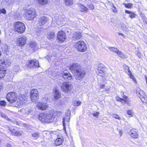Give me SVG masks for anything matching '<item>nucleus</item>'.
<instances>
[{"instance_id":"nucleus-1","label":"nucleus","mask_w":147,"mask_h":147,"mask_svg":"<svg viewBox=\"0 0 147 147\" xmlns=\"http://www.w3.org/2000/svg\"><path fill=\"white\" fill-rule=\"evenodd\" d=\"M69 69L76 80H80L84 77L85 72L79 64L77 63L71 64L70 65Z\"/></svg>"},{"instance_id":"nucleus-2","label":"nucleus","mask_w":147,"mask_h":147,"mask_svg":"<svg viewBox=\"0 0 147 147\" xmlns=\"http://www.w3.org/2000/svg\"><path fill=\"white\" fill-rule=\"evenodd\" d=\"M26 12L24 14L25 18L28 20H32L36 16V10L31 8L26 10Z\"/></svg>"},{"instance_id":"nucleus-3","label":"nucleus","mask_w":147,"mask_h":147,"mask_svg":"<svg viewBox=\"0 0 147 147\" xmlns=\"http://www.w3.org/2000/svg\"><path fill=\"white\" fill-rule=\"evenodd\" d=\"M66 19L63 16L56 15L52 18V24L55 26H57V25L60 26L63 24Z\"/></svg>"},{"instance_id":"nucleus-4","label":"nucleus","mask_w":147,"mask_h":147,"mask_svg":"<svg viewBox=\"0 0 147 147\" xmlns=\"http://www.w3.org/2000/svg\"><path fill=\"white\" fill-rule=\"evenodd\" d=\"M15 26V30L20 33H23L25 30V26L24 24L20 22H16L14 24Z\"/></svg>"},{"instance_id":"nucleus-5","label":"nucleus","mask_w":147,"mask_h":147,"mask_svg":"<svg viewBox=\"0 0 147 147\" xmlns=\"http://www.w3.org/2000/svg\"><path fill=\"white\" fill-rule=\"evenodd\" d=\"M75 47L79 51L81 52L86 51L87 49L86 43L83 41H79L76 44Z\"/></svg>"},{"instance_id":"nucleus-6","label":"nucleus","mask_w":147,"mask_h":147,"mask_svg":"<svg viewBox=\"0 0 147 147\" xmlns=\"http://www.w3.org/2000/svg\"><path fill=\"white\" fill-rule=\"evenodd\" d=\"M58 112L60 114H61L60 112H59V111H57V112L51 111L47 113H46L47 119L48 120L47 121V123H49L52 122L55 118L56 115H57V113Z\"/></svg>"},{"instance_id":"nucleus-7","label":"nucleus","mask_w":147,"mask_h":147,"mask_svg":"<svg viewBox=\"0 0 147 147\" xmlns=\"http://www.w3.org/2000/svg\"><path fill=\"white\" fill-rule=\"evenodd\" d=\"M6 98L7 100L11 103L15 102L17 99L16 94L13 92H10L8 93L7 95Z\"/></svg>"},{"instance_id":"nucleus-8","label":"nucleus","mask_w":147,"mask_h":147,"mask_svg":"<svg viewBox=\"0 0 147 147\" xmlns=\"http://www.w3.org/2000/svg\"><path fill=\"white\" fill-rule=\"evenodd\" d=\"M136 93L138 96L143 102H147V97L142 90L140 89L137 90Z\"/></svg>"},{"instance_id":"nucleus-9","label":"nucleus","mask_w":147,"mask_h":147,"mask_svg":"<svg viewBox=\"0 0 147 147\" xmlns=\"http://www.w3.org/2000/svg\"><path fill=\"white\" fill-rule=\"evenodd\" d=\"M61 88L63 91L66 92L68 91H70L72 86L70 83L65 82H63L61 86Z\"/></svg>"},{"instance_id":"nucleus-10","label":"nucleus","mask_w":147,"mask_h":147,"mask_svg":"<svg viewBox=\"0 0 147 147\" xmlns=\"http://www.w3.org/2000/svg\"><path fill=\"white\" fill-rule=\"evenodd\" d=\"M38 92L36 89H32L31 91L30 98L33 102H35L38 96Z\"/></svg>"},{"instance_id":"nucleus-11","label":"nucleus","mask_w":147,"mask_h":147,"mask_svg":"<svg viewBox=\"0 0 147 147\" xmlns=\"http://www.w3.org/2000/svg\"><path fill=\"white\" fill-rule=\"evenodd\" d=\"M27 40V38L24 36L18 38L17 40V45L20 46L24 45L26 43Z\"/></svg>"},{"instance_id":"nucleus-12","label":"nucleus","mask_w":147,"mask_h":147,"mask_svg":"<svg viewBox=\"0 0 147 147\" xmlns=\"http://www.w3.org/2000/svg\"><path fill=\"white\" fill-rule=\"evenodd\" d=\"M27 102L26 99H23L22 97H20L17 99L15 106L16 107H20L22 105H25Z\"/></svg>"},{"instance_id":"nucleus-13","label":"nucleus","mask_w":147,"mask_h":147,"mask_svg":"<svg viewBox=\"0 0 147 147\" xmlns=\"http://www.w3.org/2000/svg\"><path fill=\"white\" fill-rule=\"evenodd\" d=\"M48 106L46 103L45 102H40L37 104L36 108L38 110H44L48 107Z\"/></svg>"},{"instance_id":"nucleus-14","label":"nucleus","mask_w":147,"mask_h":147,"mask_svg":"<svg viewBox=\"0 0 147 147\" xmlns=\"http://www.w3.org/2000/svg\"><path fill=\"white\" fill-rule=\"evenodd\" d=\"M28 65L30 68L33 67H39L38 61L36 59L29 61Z\"/></svg>"},{"instance_id":"nucleus-15","label":"nucleus","mask_w":147,"mask_h":147,"mask_svg":"<svg viewBox=\"0 0 147 147\" xmlns=\"http://www.w3.org/2000/svg\"><path fill=\"white\" fill-rule=\"evenodd\" d=\"M58 39L61 42H63L66 38L65 34L64 32L61 31H59L57 36Z\"/></svg>"},{"instance_id":"nucleus-16","label":"nucleus","mask_w":147,"mask_h":147,"mask_svg":"<svg viewBox=\"0 0 147 147\" xmlns=\"http://www.w3.org/2000/svg\"><path fill=\"white\" fill-rule=\"evenodd\" d=\"M47 116L46 113H40L39 115V120L44 123H47V121L48 120L47 119Z\"/></svg>"},{"instance_id":"nucleus-17","label":"nucleus","mask_w":147,"mask_h":147,"mask_svg":"<svg viewBox=\"0 0 147 147\" xmlns=\"http://www.w3.org/2000/svg\"><path fill=\"white\" fill-rule=\"evenodd\" d=\"M1 61L3 62L2 64V68H5L6 66H9L11 64V62L10 60L7 59L1 60Z\"/></svg>"},{"instance_id":"nucleus-18","label":"nucleus","mask_w":147,"mask_h":147,"mask_svg":"<svg viewBox=\"0 0 147 147\" xmlns=\"http://www.w3.org/2000/svg\"><path fill=\"white\" fill-rule=\"evenodd\" d=\"M73 39L76 40L80 39L82 36V34L80 32H75L73 34Z\"/></svg>"},{"instance_id":"nucleus-19","label":"nucleus","mask_w":147,"mask_h":147,"mask_svg":"<svg viewBox=\"0 0 147 147\" xmlns=\"http://www.w3.org/2000/svg\"><path fill=\"white\" fill-rule=\"evenodd\" d=\"M49 19L47 18L42 16L41 17L39 20V24L40 25H44L48 21Z\"/></svg>"},{"instance_id":"nucleus-20","label":"nucleus","mask_w":147,"mask_h":147,"mask_svg":"<svg viewBox=\"0 0 147 147\" xmlns=\"http://www.w3.org/2000/svg\"><path fill=\"white\" fill-rule=\"evenodd\" d=\"M137 130L136 129H132L129 133L131 136L133 138H138V135Z\"/></svg>"},{"instance_id":"nucleus-21","label":"nucleus","mask_w":147,"mask_h":147,"mask_svg":"<svg viewBox=\"0 0 147 147\" xmlns=\"http://www.w3.org/2000/svg\"><path fill=\"white\" fill-rule=\"evenodd\" d=\"M77 5L78 6L80 10L82 12H87L88 10V8L80 3H78Z\"/></svg>"},{"instance_id":"nucleus-22","label":"nucleus","mask_w":147,"mask_h":147,"mask_svg":"<svg viewBox=\"0 0 147 147\" xmlns=\"http://www.w3.org/2000/svg\"><path fill=\"white\" fill-rule=\"evenodd\" d=\"M9 130L11 131L12 135L15 136H20L22 134L19 131H17L14 129L11 128H9Z\"/></svg>"},{"instance_id":"nucleus-23","label":"nucleus","mask_w":147,"mask_h":147,"mask_svg":"<svg viewBox=\"0 0 147 147\" xmlns=\"http://www.w3.org/2000/svg\"><path fill=\"white\" fill-rule=\"evenodd\" d=\"M61 76L64 79H67L68 80H70L71 79V76L69 73H62L61 74Z\"/></svg>"},{"instance_id":"nucleus-24","label":"nucleus","mask_w":147,"mask_h":147,"mask_svg":"<svg viewBox=\"0 0 147 147\" xmlns=\"http://www.w3.org/2000/svg\"><path fill=\"white\" fill-rule=\"evenodd\" d=\"M116 99L118 101L122 102V100H123L125 103L128 102V98L127 96L123 95V98H121L119 97H117Z\"/></svg>"},{"instance_id":"nucleus-25","label":"nucleus","mask_w":147,"mask_h":147,"mask_svg":"<svg viewBox=\"0 0 147 147\" xmlns=\"http://www.w3.org/2000/svg\"><path fill=\"white\" fill-rule=\"evenodd\" d=\"M54 98L56 99H57L61 97V94L58 90L55 89L54 91Z\"/></svg>"},{"instance_id":"nucleus-26","label":"nucleus","mask_w":147,"mask_h":147,"mask_svg":"<svg viewBox=\"0 0 147 147\" xmlns=\"http://www.w3.org/2000/svg\"><path fill=\"white\" fill-rule=\"evenodd\" d=\"M6 69L5 68H0V79L3 77L5 75Z\"/></svg>"},{"instance_id":"nucleus-27","label":"nucleus","mask_w":147,"mask_h":147,"mask_svg":"<svg viewBox=\"0 0 147 147\" xmlns=\"http://www.w3.org/2000/svg\"><path fill=\"white\" fill-rule=\"evenodd\" d=\"M35 1L38 4L41 5H44L48 2V0H35Z\"/></svg>"},{"instance_id":"nucleus-28","label":"nucleus","mask_w":147,"mask_h":147,"mask_svg":"<svg viewBox=\"0 0 147 147\" xmlns=\"http://www.w3.org/2000/svg\"><path fill=\"white\" fill-rule=\"evenodd\" d=\"M63 140L61 138H57L55 141L54 144L55 146L60 145L62 144Z\"/></svg>"},{"instance_id":"nucleus-29","label":"nucleus","mask_w":147,"mask_h":147,"mask_svg":"<svg viewBox=\"0 0 147 147\" xmlns=\"http://www.w3.org/2000/svg\"><path fill=\"white\" fill-rule=\"evenodd\" d=\"M30 46L34 50H36L38 49L37 45L34 42H31L30 43Z\"/></svg>"},{"instance_id":"nucleus-30","label":"nucleus","mask_w":147,"mask_h":147,"mask_svg":"<svg viewBox=\"0 0 147 147\" xmlns=\"http://www.w3.org/2000/svg\"><path fill=\"white\" fill-rule=\"evenodd\" d=\"M70 115L69 114H67L63 118V125L64 126L65 125V121L68 122L69 120L70 117H69Z\"/></svg>"},{"instance_id":"nucleus-31","label":"nucleus","mask_w":147,"mask_h":147,"mask_svg":"<svg viewBox=\"0 0 147 147\" xmlns=\"http://www.w3.org/2000/svg\"><path fill=\"white\" fill-rule=\"evenodd\" d=\"M55 36V34L53 32H51L48 34L47 38L49 40H51L54 38Z\"/></svg>"},{"instance_id":"nucleus-32","label":"nucleus","mask_w":147,"mask_h":147,"mask_svg":"<svg viewBox=\"0 0 147 147\" xmlns=\"http://www.w3.org/2000/svg\"><path fill=\"white\" fill-rule=\"evenodd\" d=\"M123 67L125 70V72L128 74L129 75V73H131V71L129 70V67L126 65H123Z\"/></svg>"},{"instance_id":"nucleus-33","label":"nucleus","mask_w":147,"mask_h":147,"mask_svg":"<svg viewBox=\"0 0 147 147\" xmlns=\"http://www.w3.org/2000/svg\"><path fill=\"white\" fill-rule=\"evenodd\" d=\"M65 2L66 5L70 6L73 3V0H65Z\"/></svg>"},{"instance_id":"nucleus-34","label":"nucleus","mask_w":147,"mask_h":147,"mask_svg":"<svg viewBox=\"0 0 147 147\" xmlns=\"http://www.w3.org/2000/svg\"><path fill=\"white\" fill-rule=\"evenodd\" d=\"M96 73L98 75L103 77L105 74V70L97 71Z\"/></svg>"},{"instance_id":"nucleus-35","label":"nucleus","mask_w":147,"mask_h":147,"mask_svg":"<svg viewBox=\"0 0 147 147\" xmlns=\"http://www.w3.org/2000/svg\"><path fill=\"white\" fill-rule=\"evenodd\" d=\"M123 4L125 6V7L129 9L132 8L133 6V4L131 3H129L127 4L123 3Z\"/></svg>"},{"instance_id":"nucleus-36","label":"nucleus","mask_w":147,"mask_h":147,"mask_svg":"<svg viewBox=\"0 0 147 147\" xmlns=\"http://www.w3.org/2000/svg\"><path fill=\"white\" fill-rule=\"evenodd\" d=\"M117 55L119 57L122 58H124L125 57V55H124L123 53L119 51V50L117 53Z\"/></svg>"},{"instance_id":"nucleus-37","label":"nucleus","mask_w":147,"mask_h":147,"mask_svg":"<svg viewBox=\"0 0 147 147\" xmlns=\"http://www.w3.org/2000/svg\"><path fill=\"white\" fill-rule=\"evenodd\" d=\"M109 49L111 51L116 53H117V52H118L119 51V50L117 48H115L114 47H109Z\"/></svg>"},{"instance_id":"nucleus-38","label":"nucleus","mask_w":147,"mask_h":147,"mask_svg":"<svg viewBox=\"0 0 147 147\" xmlns=\"http://www.w3.org/2000/svg\"><path fill=\"white\" fill-rule=\"evenodd\" d=\"M38 30V31H37L36 32V34L38 36H39L44 34L43 29L40 28L39 30Z\"/></svg>"},{"instance_id":"nucleus-39","label":"nucleus","mask_w":147,"mask_h":147,"mask_svg":"<svg viewBox=\"0 0 147 147\" xmlns=\"http://www.w3.org/2000/svg\"><path fill=\"white\" fill-rule=\"evenodd\" d=\"M105 67H103L102 65H100L98 66L97 71L105 70Z\"/></svg>"},{"instance_id":"nucleus-40","label":"nucleus","mask_w":147,"mask_h":147,"mask_svg":"<svg viewBox=\"0 0 147 147\" xmlns=\"http://www.w3.org/2000/svg\"><path fill=\"white\" fill-rule=\"evenodd\" d=\"M33 112L32 110L31 109H26L25 110V114L28 115L31 113Z\"/></svg>"},{"instance_id":"nucleus-41","label":"nucleus","mask_w":147,"mask_h":147,"mask_svg":"<svg viewBox=\"0 0 147 147\" xmlns=\"http://www.w3.org/2000/svg\"><path fill=\"white\" fill-rule=\"evenodd\" d=\"M0 115L2 117L4 118L5 119H7V120H9V119L8 118V116L4 113H0Z\"/></svg>"},{"instance_id":"nucleus-42","label":"nucleus","mask_w":147,"mask_h":147,"mask_svg":"<svg viewBox=\"0 0 147 147\" xmlns=\"http://www.w3.org/2000/svg\"><path fill=\"white\" fill-rule=\"evenodd\" d=\"M15 72H18L20 71V67L18 65H15L13 68Z\"/></svg>"},{"instance_id":"nucleus-43","label":"nucleus","mask_w":147,"mask_h":147,"mask_svg":"<svg viewBox=\"0 0 147 147\" xmlns=\"http://www.w3.org/2000/svg\"><path fill=\"white\" fill-rule=\"evenodd\" d=\"M81 104V102L80 101H75L74 102V104L75 106H78Z\"/></svg>"},{"instance_id":"nucleus-44","label":"nucleus","mask_w":147,"mask_h":147,"mask_svg":"<svg viewBox=\"0 0 147 147\" xmlns=\"http://www.w3.org/2000/svg\"><path fill=\"white\" fill-rule=\"evenodd\" d=\"M127 113L129 115L132 116L134 115V112L132 111V110H128L127 112Z\"/></svg>"},{"instance_id":"nucleus-45","label":"nucleus","mask_w":147,"mask_h":147,"mask_svg":"<svg viewBox=\"0 0 147 147\" xmlns=\"http://www.w3.org/2000/svg\"><path fill=\"white\" fill-rule=\"evenodd\" d=\"M6 105V102L4 101H0V105L3 107L5 106Z\"/></svg>"},{"instance_id":"nucleus-46","label":"nucleus","mask_w":147,"mask_h":147,"mask_svg":"<svg viewBox=\"0 0 147 147\" xmlns=\"http://www.w3.org/2000/svg\"><path fill=\"white\" fill-rule=\"evenodd\" d=\"M39 134L38 132H35L32 134V136L34 137H38Z\"/></svg>"},{"instance_id":"nucleus-47","label":"nucleus","mask_w":147,"mask_h":147,"mask_svg":"<svg viewBox=\"0 0 147 147\" xmlns=\"http://www.w3.org/2000/svg\"><path fill=\"white\" fill-rule=\"evenodd\" d=\"M113 117L115 118L116 119H118L119 120L120 119V118L119 117V116L117 114H114L113 115Z\"/></svg>"},{"instance_id":"nucleus-48","label":"nucleus","mask_w":147,"mask_h":147,"mask_svg":"<svg viewBox=\"0 0 147 147\" xmlns=\"http://www.w3.org/2000/svg\"><path fill=\"white\" fill-rule=\"evenodd\" d=\"M135 15H136L135 14H134L133 12H131L129 15V17H130L131 18H134L135 17Z\"/></svg>"},{"instance_id":"nucleus-49","label":"nucleus","mask_w":147,"mask_h":147,"mask_svg":"<svg viewBox=\"0 0 147 147\" xmlns=\"http://www.w3.org/2000/svg\"><path fill=\"white\" fill-rule=\"evenodd\" d=\"M6 10L4 8L0 9V13H6Z\"/></svg>"},{"instance_id":"nucleus-50","label":"nucleus","mask_w":147,"mask_h":147,"mask_svg":"<svg viewBox=\"0 0 147 147\" xmlns=\"http://www.w3.org/2000/svg\"><path fill=\"white\" fill-rule=\"evenodd\" d=\"M88 8L90 9H94V7L93 5L90 4L88 5Z\"/></svg>"},{"instance_id":"nucleus-51","label":"nucleus","mask_w":147,"mask_h":147,"mask_svg":"<svg viewBox=\"0 0 147 147\" xmlns=\"http://www.w3.org/2000/svg\"><path fill=\"white\" fill-rule=\"evenodd\" d=\"M92 115L94 116L98 117L99 115V113H98V112H94V113H92Z\"/></svg>"},{"instance_id":"nucleus-52","label":"nucleus","mask_w":147,"mask_h":147,"mask_svg":"<svg viewBox=\"0 0 147 147\" xmlns=\"http://www.w3.org/2000/svg\"><path fill=\"white\" fill-rule=\"evenodd\" d=\"M8 3V5H9V4L12 3L13 1V0H5Z\"/></svg>"},{"instance_id":"nucleus-53","label":"nucleus","mask_w":147,"mask_h":147,"mask_svg":"<svg viewBox=\"0 0 147 147\" xmlns=\"http://www.w3.org/2000/svg\"><path fill=\"white\" fill-rule=\"evenodd\" d=\"M132 79V80L135 78L134 77V76L131 74V73H129V75H128Z\"/></svg>"},{"instance_id":"nucleus-54","label":"nucleus","mask_w":147,"mask_h":147,"mask_svg":"<svg viewBox=\"0 0 147 147\" xmlns=\"http://www.w3.org/2000/svg\"><path fill=\"white\" fill-rule=\"evenodd\" d=\"M137 55L139 58H141L142 56V54L140 52H138Z\"/></svg>"},{"instance_id":"nucleus-55","label":"nucleus","mask_w":147,"mask_h":147,"mask_svg":"<svg viewBox=\"0 0 147 147\" xmlns=\"http://www.w3.org/2000/svg\"><path fill=\"white\" fill-rule=\"evenodd\" d=\"M25 110H26V109L23 108L22 109H21L20 110V112H22L23 113H24V114H25Z\"/></svg>"},{"instance_id":"nucleus-56","label":"nucleus","mask_w":147,"mask_h":147,"mask_svg":"<svg viewBox=\"0 0 147 147\" xmlns=\"http://www.w3.org/2000/svg\"><path fill=\"white\" fill-rule=\"evenodd\" d=\"M99 86L101 88H105V85L104 84H103L102 85L100 84Z\"/></svg>"},{"instance_id":"nucleus-57","label":"nucleus","mask_w":147,"mask_h":147,"mask_svg":"<svg viewBox=\"0 0 147 147\" xmlns=\"http://www.w3.org/2000/svg\"><path fill=\"white\" fill-rule=\"evenodd\" d=\"M125 13H127L128 14H130L131 13V12L130 11L127 10H125Z\"/></svg>"},{"instance_id":"nucleus-58","label":"nucleus","mask_w":147,"mask_h":147,"mask_svg":"<svg viewBox=\"0 0 147 147\" xmlns=\"http://www.w3.org/2000/svg\"><path fill=\"white\" fill-rule=\"evenodd\" d=\"M3 62L1 61V60H0V68L2 67V64Z\"/></svg>"},{"instance_id":"nucleus-59","label":"nucleus","mask_w":147,"mask_h":147,"mask_svg":"<svg viewBox=\"0 0 147 147\" xmlns=\"http://www.w3.org/2000/svg\"><path fill=\"white\" fill-rule=\"evenodd\" d=\"M133 81L135 82V83L136 84L137 83V82L135 78L133 79Z\"/></svg>"},{"instance_id":"nucleus-60","label":"nucleus","mask_w":147,"mask_h":147,"mask_svg":"<svg viewBox=\"0 0 147 147\" xmlns=\"http://www.w3.org/2000/svg\"><path fill=\"white\" fill-rule=\"evenodd\" d=\"M113 11L114 13H116L117 12L115 8L114 9H113Z\"/></svg>"},{"instance_id":"nucleus-61","label":"nucleus","mask_w":147,"mask_h":147,"mask_svg":"<svg viewBox=\"0 0 147 147\" xmlns=\"http://www.w3.org/2000/svg\"><path fill=\"white\" fill-rule=\"evenodd\" d=\"M3 87L2 84L1 83H0V90Z\"/></svg>"},{"instance_id":"nucleus-62","label":"nucleus","mask_w":147,"mask_h":147,"mask_svg":"<svg viewBox=\"0 0 147 147\" xmlns=\"http://www.w3.org/2000/svg\"><path fill=\"white\" fill-rule=\"evenodd\" d=\"M119 133L120 135H121V134H122V131L121 130H119Z\"/></svg>"},{"instance_id":"nucleus-63","label":"nucleus","mask_w":147,"mask_h":147,"mask_svg":"<svg viewBox=\"0 0 147 147\" xmlns=\"http://www.w3.org/2000/svg\"><path fill=\"white\" fill-rule=\"evenodd\" d=\"M7 147H11V146L10 144H7Z\"/></svg>"},{"instance_id":"nucleus-64","label":"nucleus","mask_w":147,"mask_h":147,"mask_svg":"<svg viewBox=\"0 0 147 147\" xmlns=\"http://www.w3.org/2000/svg\"><path fill=\"white\" fill-rule=\"evenodd\" d=\"M145 80L146 81V84H147V77L146 76H145Z\"/></svg>"}]
</instances>
